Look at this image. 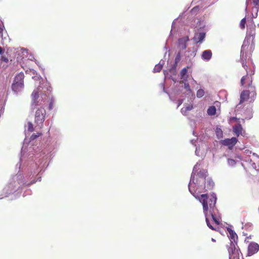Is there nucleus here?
Segmentation results:
<instances>
[{
    "instance_id": "a19ab883",
    "label": "nucleus",
    "mask_w": 259,
    "mask_h": 259,
    "mask_svg": "<svg viewBox=\"0 0 259 259\" xmlns=\"http://www.w3.org/2000/svg\"><path fill=\"white\" fill-rule=\"evenodd\" d=\"M175 28V21L173 22L172 25H171V30L170 31V34H171L172 31Z\"/></svg>"
},
{
    "instance_id": "7c9ffc66",
    "label": "nucleus",
    "mask_w": 259,
    "mask_h": 259,
    "mask_svg": "<svg viewBox=\"0 0 259 259\" xmlns=\"http://www.w3.org/2000/svg\"><path fill=\"white\" fill-rule=\"evenodd\" d=\"M28 130L31 132L33 131V124L30 122H28Z\"/></svg>"
},
{
    "instance_id": "cd10ccee",
    "label": "nucleus",
    "mask_w": 259,
    "mask_h": 259,
    "mask_svg": "<svg viewBox=\"0 0 259 259\" xmlns=\"http://www.w3.org/2000/svg\"><path fill=\"white\" fill-rule=\"evenodd\" d=\"M236 161L234 159L228 158V164L229 165L231 166H233L236 164Z\"/></svg>"
},
{
    "instance_id": "2f4dec72",
    "label": "nucleus",
    "mask_w": 259,
    "mask_h": 259,
    "mask_svg": "<svg viewBox=\"0 0 259 259\" xmlns=\"http://www.w3.org/2000/svg\"><path fill=\"white\" fill-rule=\"evenodd\" d=\"M200 149L199 148H197V147L196 148L195 154L196 155L201 156L202 155L203 153L201 152V153H200Z\"/></svg>"
},
{
    "instance_id": "473e14b6",
    "label": "nucleus",
    "mask_w": 259,
    "mask_h": 259,
    "mask_svg": "<svg viewBox=\"0 0 259 259\" xmlns=\"http://www.w3.org/2000/svg\"><path fill=\"white\" fill-rule=\"evenodd\" d=\"M40 135V134H38V135H36V134H32L30 137V139L31 140H33L34 139H35L37 137H38V136H39Z\"/></svg>"
},
{
    "instance_id": "4be33fe9",
    "label": "nucleus",
    "mask_w": 259,
    "mask_h": 259,
    "mask_svg": "<svg viewBox=\"0 0 259 259\" xmlns=\"http://www.w3.org/2000/svg\"><path fill=\"white\" fill-rule=\"evenodd\" d=\"M215 134L218 139H221L223 137V132L220 128L217 127L216 128Z\"/></svg>"
},
{
    "instance_id": "8fccbe9b",
    "label": "nucleus",
    "mask_w": 259,
    "mask_h": 259,
    "mask_svg": "<svg viewBox=\"0 0 259 259\" xmlns=\"http://www.w3.org/2000/svg\"><path fill=\"white\" fill-rule=\"evenodd\" d=\"M24 151V147H23L22 148V152H23V151Z\"/></svg>"
},
{
    "instance_id": "20e7f679",
    "label": "nucleus",
    "mask_w": 259,
    "mask_h": 259,
    "mask_svg": "<svg viewBox=\"0 0 259 259\" xmlns=\"http://www.w3.org/2000/svg\"><path fill=\"white\" fill-rule=\"evenodd\" d=\"M24 75L22 72L18 73L15 77L12 84V90L15 94H18L23 90L24 86Z\"/></svg>"
},
{
    "instance_id": "49530a36",
    "label": "nucleus",
    "mask_w": 259,
    "mask_h": 259,
    "mask_svg": "<svg viewBox=\"0 0 259 259\" xmlns=\"http://www.w3.org/2000/svg\"><path fill=\"white\" fill-rule=\"evenodd\" d=\"M252 93L253 95H255V92H254V91H252L251 92H250V94Z\"/></svg>"
},
{
    "instance_id": "b1692460",
    "label": "nucleus",
    "mask_w": 259,
    "mask_h": 259,
    "mask_svg": "<svg viewBox=\"0 0 259 259\" xmlns=\"http://www.w3.org/2000/svg\"><path fill=\"white\" fill-rule=\"evenodd\" d=\"M204 95V91L203 89H200L198 90L197 92L196 96L197 98H200L202 97Z\"/></svg>"
},
{
    "instance_id": "f8f14e48",
    "label": "nucleus",
    "mask_w": 259,
    "mask_h": 259,
    "mask_svg": "<svg viewBox=\"0 0 259 259\" xmlns=\"http://www.w3.org/2000/svg\"><path fill=\"white\" fill-rule=\"evenodd\" d=\"M259 249V246L258 244L252 242L250 243L248 247V255H252L254 253H256Z\"/></svg>"
},
{
    "instance_id": "e433bc0d",
    "label": "nucleus",
    "mask_w": 259,
    "mask_h": 259,
    "mask_svg": "<svg viewBox=\"0 0 259 259\" xmlns=\"http://www.w3.org/2000/svg\"><path fill=\"white\" fill-rule=\"evenodd\" d=\"M1 59L2 61H3L5 62H8L9 61L7 57H5L3 56H2Z\"/></svg>"
},
{
    "instance_id": "5701e85b",
    "label": "nucleus",
    "mask_w": 259,
    "mask_h": 259,
    "mask_svg": "<svg viewBox=\"0 0 259 259\" xmlns=\"http://www.w3.org/2000/svg\"><path fill=\"white\" fill-rule=\"evenodd\" d=\"M184 82V88L187 90L188 92L187 94L190 95L192 93V91L190 89L189 84L187 83V81H183Z\"/></svg>"
},
{
    "instance_id": "2eb2a0df",
    "label": "nucleus",
    "mask_w": 259,
    "mask_h": 259,
    "mask_svg": "<svg viewBox=\"0 0 259 259\" xmlns=\"http://www.w3.org/2000/svg\"><path fill=\"white\" fill-rule=\"evenodd\" d=\"M253 4L255 9V13L253 14L254 17L257 16V13L259 9V0H246V4L248 6L249 4Z\"/></svg>"
},
{
    "instance_id": "4c0bfd02",
    "label": "nucleus",
    "mask_w": 259,
    "mask_h": 259,
    "mask_svg": "<svg viewBox=\"0 0 259 259\" xmlns=\"http://www.w3.org/2000/svg\"><path fill=\"white\" fill-rule=\"evenodd\" d=\"M13 190H14V189H11L10 190H7V188H5L4 189V190L6 191V193H7V194L11 193L13 192Z\"/></svg>"
},
{
    "instance_id": "6e6552de",
    "label": "nucleus",
    "mask_w": 259,
    "mask_h": 259,
    "mask_svg": "<svg viewBox=\"0 0 259 259\" xmlns=\"http://www.w3.org/2000/svg\"><path fill=\"white\" fill-rule=\"evenodd\" d=\"M233 131L238 137L240 135L244 137H247V134L240 123H237L233 126Z\"/></svg>"
},
{
    "instance_id": "37998d69",
    "label": "nucleus",
    "mask_w": 259,
    "mask_h": 259,
    "mask_svg": "<svg viewBox=\"0 0 259 259\" xmlns=\"http://www.w3.org/2000/svg\"><path fill=\"white\" fill-rule=\"evenodd\" d=\"M32 78L33 79H36V78H38L39 79V80L40 81V80L41 79V78H39V77H36V76H34V77H32Z\"/></svg>"
},
{
    "instance_id": "09e8293b",
    "label": "nucleus",
    "mask_w": 259,
    "mask_h": 259,
    "mask_svg": "<svg viewBox=\"0 0 259 259\" xmlns=\"http://www.w3.org/2000/svg\"><path fill=\"white\" fill-rule=\"evenodd\" d=\"M211 241L214 242H215V240L213 238H211Z\"/></svg>"
},
{
    "instance_id": "58836bf2",
    "label": "nucleus",
    "mask_w": 259,
    "mask_h": 259,
    "mask_svg": "<svg viewBox=\"0 0 259 259\" xmlns=\"http://www.w3.org/2000/svg\"><path fill=\"white\" fill-rule=\"evenodd\" d=\"M4 52H5L4 50L1 47H0V55L3 56Z\"/></svg>"
},
{
    "instance_id": "f704fd0d",
    "label": "nucleus",
    "mask_w": 259,
    "mask_h": 259,
    "mask_svg": "<svg viewBox=\"0 0 259 259\" xmlns=\"http://www.w3.org/2000/svg\"><path fill=\"white\" fill-rule=\"evenodd\" d=\"M164 48H165V49H166V51L165 52V54H164V57L166 56V54H167V52L168 53V57H169V56H170V53H169V51H169V50H167L168 48H167V46H166V45H165V46L164 47Z\"/></svg>"
},
{
    "instance_id": "79ce46f5",
    "label": "nucleus",
    "mask_w": 259,
    "mask_h": 259,
    "mask_svg": "<svg viewBox=\"0 0 259 259\" xmlns=\"http://www.w3.org/2000/svg\"><path fill=\"white\" fill-rule=\"evenodd\" d=\"M183 103V100H179L178 105L177 106V108H178Z\"/></svg>"
},
{
    "instance_id": "1a4fd4ad",
    "label": "nucleus",
    "mask_w": 259,
    "mask_h": 259,
    "mask_svg": "<svg viewBox=\"0 0 259 259\" xmlns=\"http://www.w3.org/2000/svg\"><path fill=\"white\" fill-rule=\"evenodd\" d=\"M237 139L235 137H233L231 139H226L224 140H222L221 143L224 146H228L230 149H232V148L237 142Z\"/></svg>"
},
{
    "instance_id": "dca6fc26",
    "label": "nucleus",
    "mask_w": 259,
    "mask_h": 259,
    "mask_svg": "<svg viewBox=\"0 0 259 259\" xmlns=\"http://www.w3.org/2000/svg\"><path fill=\"white\" fill-rule=\"evenodd\" d=\"M212 57L211 51L209 50L204 51L201 55L202 59L206 61H209Z\"/></svg>"
},
{
    "instance_id": "c85d7f7f",
    "label": "nucleus",
    "mask_w": 259,
    "mask_h": 259,
    "mask_svg": "<svg viewBox=\"0 0 259 259\" xmlns=\"http://www.w3.org/2000/svg\"><path fill=\"white\" fill-rule=\"evenodd\" d=\"M55 102V100L53 98H52L50 100V102L49 103V110H52L54 107V103Z\"/></svg>"
},
{
    "instance_id": "412c9836",
    "label": "nucleus",
    "mask_w": 259,
    "mask_h": 259,
    "mask_svg": "<svg viewBox=\"0 0 259 259\" xmlns=\"http://www.w3.org/2000/svg\"><path fill=\"white\" fill-rule=\"evenodd\" d=\"M207 113L208 115L212 116L215 114L216 113V108L214 106H210L207 110Z\"/></svg>"
},
{
    "instance_id": "72a5a7b5",
    "label": "nucleus",
    "mask_w": 259,
    "mask_h": 259,
    "mask_svg": "<svg viewBox=\"0 0 259 259\" xmlns=\"http://www.w3.org/2000/svg\"><path fill=\"white\" fill-rule=\"evenodd\" d=\"M21 51H22V53L23 54V55L24 56L25 55V54H27L28 53V50L26 49H24V48H21L20 49Z\"/></svg>"
},
{
    "instance_id": "603ef678",
    "label": "nucleus",
    "mask_w": 259,
    "mask_h": 259,
    "mask_svg": "<svg viewBox=\"0 0 259 259\" xmlns=\"http://www.w3.org/2000/svg\"><path fill=\"white\" fill-rule=\"evenodd\" d=\"M37 171H34L33 175L36 173Z\"/></svg>"
},
{
    "instance_id": "de8ad7c7",
    "label": "nucleus",
    "mask_w": 259,
    "mask_h": 259,
    "mask_svg": "<svg viewBox=\"0 0 259 259\" xmlns=\"http://www.w3.org/2000/svg\"><path fill=\"white\" fill-rule=\"evenodd\" d=\"M191 143L193 145H194V140H191Z\"/></svg>"
},
{
    "instance_id": "f3484780",
    "label": "nucleus",
    "mask_w": 259,
    "mask_h": 259,
    "mask_svg": "<svg viewBox=\"0 0 259 259\" xmlns=\"http://www.w3.org/2000/svg\"><path fill=\"white\" fill-rule=\"evenodd\" d=\"M188 72V68L185 67L180 72V75L181 77V79L183 81H187V79L188 75L187 74Z\"/></svg>"
},
{
    "instance_id": "423d86ee",
    "label": "nucleus",
    "mask_w": 259,
    "mask_h": 259,
    "mask_svg": "<svg viewBox=\"0 0 259 259\" xmlns=\"http://www.w3.org/2000/svg\"><path fill=\"white\" fill-rule=\"evenodd\" d=\"M228 231L229 234V237L230 240V244L228 249V252H229V249L232 246V245H234V248L237 249L238 252H240L239 247L237 244V240L238 239L237 235L231 229L228 228Z\"/></svg>"
},
{
    "instance_id": "aec40b11",
    "label": "nucleus",
    "mask_w": 259,
    "mask_h": 259,
    "mask_svg": "<svg viewBox=\"0 0 259 259\" xmlns=\"http://www.w3.org/2000/svg\"><path fill=\"white\" fill-rule=\"evenodd\" d=\"M192 108V104L185 105V107L181 109V112L183 115H186L187 111L191 110Z\"/></svg>"
},
{
    "instance_id": "3c124183",
    "label": "nucleus",
    "mask_w": 259,
    "mask_h": 259,
    "mask_svg": "<svg viewBox=\"0 0 259 259\" xmlns=\"http://www.w3.org/2000/svg\"><path fill=\"white\" fill-rule=\"evenodd\" d=\"M161 86L163 87V91H164V88L163 87V85L162 84H161Z\"/></svg>"
},
{
    "instance_id": "f257e3e1",
    "label": "nucleus",
    "mask_w": 259,
    "mask_h": 259,
    "mask_svg": "<svg viewBox=\"0 0 259 259\" xmlns=\"http://www.w3.org/2000/svg\"><path fill=\"white\" fill-rule=\"evenodd\" d=\"M199 165L200 164L197 162L193 167L188 186L189 190L194 197L202 204L207 226L213 230H216V228L212 226L209 220L208 213L210 214L212 222L217 226L219 225L220 223L221 217L215 207L217 196L214 193H212L210 194V198H209L207 194L199 195L205 188V178L207 174V171L204 169L200 170L196 174Z\"/></svg>"
},
{
    "instance_id": "9d476101",
    "label": "nucleus",
    "mask_w": 259,
    "mask_h": 259,
    "mask_svg": "<svg viewBox=\"0 0 259 259\" xmlns=\"http://www.w3.org/2000/svg\"><path fill=\"white\" fill-rule=\"evenodd\" d=\"M189 40V39L188 36L180 38L178 39V49L179 50V51L182 52L186 49L187 47V42Z\"/></svg>"
},
{
    "instance_id": "7ed1b4c3",
    "label": "nucleus",
    "mask_w": 259,
    "mask_h": 259,
    "mask_svg": "<svg viewBox=\"0 0 259 259\" xmlns=\"http://www.w3.org/2000/svg\"><path fill=\"white\" fill-rule=\"evenodd\" d=\"M40 88L44 89L43 87L39 85L38 88L34 90L31 94L32 101L31 108L33 110L38 107H44L43 106L45 104V101L47 98V95L42 93L40 90Z\"/></svg>"
},
{
    "instance_id": "c9c22d12",
    "label": "nucleus",
    "mask_w": 259,
    "mask_h": 259,
    "mask_svg": "<svg viewBox=\"0 0 259 259\" xmlns=\"http://www.w3.org/2000/svg\"><path fill=\"white\" fill-rule=\"evenodd\" d=\"M39 175H40V174H39H39H38V175L37 180H36V181H35V180H33L31 182V183H30V184H33V183H34L35 182H36L37 181H40L41 177H40Z\"/></svg>"
},
{
    "instance_id": "9b49d317",
    "label": "nucleus",
    "mask_w": 259,
    "mask_h": 259,
    "mask_svg": "<svg viewBox=\"0 0 259 259\" xmlns=\"http://www.w3.org/2000/svg\"><path fill=\"white\" fill-rule=\"evenodd\" d=\"M241 257H242V255L234 248V245H232L229 249V259H240Z\"/></svg>"
},
{
    "instance_id": "6ab92c4d",
    "label": "nucleus",
    "mask_w": 259,
    "mask_h": 259,
    "mask_svg": "<svg viewBox=\"0 0 259 259\" xmlns=\"http://www.w3.org/2000/svg\"><path fill=\"white\" fill-rule=\"evenodd\" d=\"M164 64V61L162 60H160L159 63L155 66V67L153 69L154 72H159L161 70Z\"/></svg>"
},
{
    "instance_id": "393cba45",
    "label": "nucleus",
    "mask_w": 259,
    "mask_h": 259,
    "mask_svg": "<svg viewBox=\"0 0 259 259\" xmlns=\"http://www.w3.org/2000/svg\"><path fill=\"white\" fill-rule=\"evenodd\" d=\"M182 52L179 51L175 58V64H177V63L180 61L182 55Z\"/></svg>"
},
{
    "instance_id": "39448f33",
    "label": "nucleus",
    "mask_w": 259,
    "mask_h": 259,
    "mask_svg": "<svg viewBox=\"0 0 259 259\" xmlns=\"http://www.w3.org/2000/svg\"><path fill=\"white\" fill-rule=\"evenodd\" d=\"M36 109L35 113V122L38 125H42L45 118L46 110L44 107H38Z\"/></svg>"
},
{
    "instance_id": "bb28decb",
    "label": "nucleus",
    "mask_w": 259,
    "mask_h": 259,
    "mask_svg": "<svg viewBox=\"0 0 259 259\" xmlns=\"http://www.w3.org/2000/svg\"><path fill=\"white\" fill-rule=\"evenodd\" d=\"M245 23H246V18L244 17L241 20L240 23V27L241 29L245 28Z\"/></svg>"
},
{
    "instance_id": "a211bd4d",
    "label": "nucleus",
    "mask_w": 259,
    "mask_h": 259,
    "mask_svg": "<svg viewBox=\"0 0 259 259\" xmlns=\"http://www.w3.org/2000/svg\"><path fill=\"white\" fill-rule=\"evenodd\" d=\"M249 96V93L247 91H243L240 95V104L246 100Z\"/></svg>"
},
{
    "instance_id": "c756f323",
    "label": "nucleus",
    "mask_w": 259,
    "mask_h": 259,
    "mask_svg": "<svg viewBox=\"0 0 259 259\" xmlns=\"http://www.w3.org/2000/svg\"><path fill=\"white\" fill-rule=\"evenodd\" d=\"M244 156H247V157H251L252 156V152L251 151H249V150H245L244 152Z\"/></svg>"
},
{
    "instance_id": "f03ea898",
    "label": "nucleus",
    "mask_w": 259,
    "mask_h": 259,
    "mask_svg": "<svg viewBox=\"0 0 259 259\" xmlns=\"http://www.w3.org/2000/svg\"><path fill=\"white\" fill-rule=\"evenodd\" d=\"M246 5L247 4H246ZM253 6L252 9V18L250 20V24L249 23L247 24V33L246 36L244 39L243 45L241 50V60L242 61V64L243 67L246 70L247 74L246 75L243 76L241 79V84L242 86L245 85V80H248V87H250V84L252 83V77L248 76L249 71L247 70V68L246 65V61L247 60H249L250 58L251 53L254 50V39L255 36V25L253 23V18H255L253 17V14L254 15L255 13V9H254V5L253 4H249L248 6H246L245 11L247 13V9L250 6ZM255 17V18H256Z\"/></svg>"
},
{
    "instance_id": "a878e982",
    "label": "nucleus",
    "mask_w": 259,
    "mask_h": 259,
    "mask_svg": "<svg viewBox=\"0 0 259 259\" xmlns=\"http://www.w3.org/2000/svg\"><path fill=\"white\" fill-rule=\"evenodd\" d=\"M214 186V183L213 182L209 179V180H207V188L208 189H211Z\"/></svg>"
},
{
    "instance_id": "ddd939ff",
    "label": "nucleus",
    "mask_w": 259,
    "mask_h": 259,
    "mask_svg": "<svg viewBox=\"0 0 259 259\" xmlns=\"http://www.w3.org/2000/svg\"><path fill=\"white\" fill-rule=\"evenodd\" d=\"M196 51L194 48H189L187 51H185L184 54V56L185 58V59L190 60L192 58H193L196 55Z\"/></svg>"
},
{
    "instance_id": "4468645a",
    "label": "nucleus",
    "mask_w": 259,
    "mask_h": 259,
    "mask_svg": "<svg viewBox=\"0 0 259 259\" xmlns=\"http://www.w3.org/2000/svg\"><path fill=\"white\" fill-rule=\"evenodd\" d=\"M205 37V33L203 32L196 33L193 40L196 43L201 42Z\"/></svg>"
},
{
    "instance_id": "864d4df0",
    "label": "nucleus",
    "mask_w": 259,
    "mask_h": 259,
    "mask_svg": "<svg viewBox=\"0 0 259 259\" xmlns=\"http://www.w3.org/2000/svg\"><path fill=\"white\" fill-rule=\"evenodd\" d=\"M254 74V72L253 71L252 72H251V74Z\"/></svg>"
},
{
    "instance_id": "c03bdc74",
    "label": "nucleus",
    "mask_w": 259,
    "mask_h": 259,
    "mask_svg": "<svg viewBox=\"0 0 259 259\" xmlns=\"http://www.w3.org/2000/svg\"><path fill=\"white\" fill-rule=\"evenodd\" d=\"M197 9H198V7H194V8L192 9V11H194L196 10Z\"/></svg>"
},
{
    "instance_id": "0eeeda50",
    "label": "nucleus",
    "mask_w": 259,
    "mask_h": 259,
    "mask_svg": "<svg viewBox=\"0 0 259 259\" xmlns=\"http://www.w3.org/2000/svg\"><path fill=\"white\" fill-rule=\"evenodd\" d=\"M251 157L244 156L242 160L247 162L253 168L256 169L255 161L256 159H259V156L253 153Z\"/></svg>"
},
{
    "instance_id": "ea45409f",
    "label": "nucleus",
    "mask_w": 259,
    "mask_h": 259,
    "mask_svg": "<svg viewBox=\"0 0 259 259\" xmlns=\"http://www.w3.org/2000/svg\"><path fill=\"white\" fill-rule=\"evenodd\" d=\"M28 58L30 60H33V59H34V57L32 54H30L29 56L28 57Z\"/></svg>"
},
{
    "instance_id": "a18cd8bd",
    "label": "nucleus",
    "mask_w": 259,
    "mask_h": 259,
    "mask_svg": "<svg viewBox=\"0 0 259 259\" xmlns=\"http://www.w3.org/2000/svg\"><path fill=\"white\" fill-rule=\"evenodd\" d=\"M47 91H50V92H51V87H47Z\"/></svg>"
},
{
    "instance_id": "5fc2aeb1",
    "label": "nucleus",
    "mask_w": 259,
    "mask_h": 259,
    "mask_svg": "<svg viewBox=\"0 0 259 259\" xmlns=\"http://www.w3.org/2000/svg\"><path fill=\"white\" fill-rule=\"evenodd\" d=\"M33 175L32 176V177H31V179H32L33 178Z\"/></svg>"
},
{
    "instance_id": "6e6d98bb",
    "label": "nucleus",
    "mask_w": 259,
    "mask_h": 259,
    "mask_svg": "<svg viewBox=\"0 0 259 259\" xmlns=\"http://www.w3.org/2000/svg\"><path fill=\"white\" fill-rule=\"evenodd\" d=\"M33 175L32 176V177H31V179H32L33 178Z\"/></svg>"
}]
</instances>
